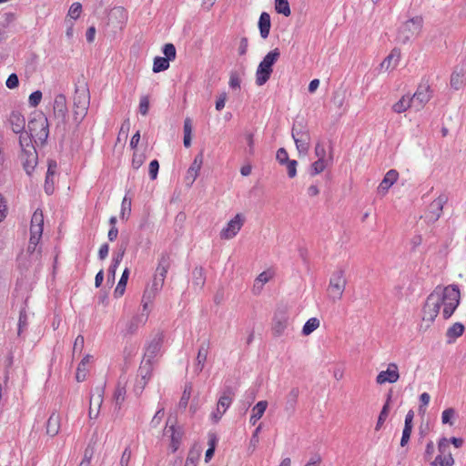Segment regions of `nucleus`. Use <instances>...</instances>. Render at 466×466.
Here are the masks:
<instances>
[{
	"instance_id": "nucleus-32",
	"label": "nucleus",
	"mask_w": 466,
	"mask_h": 466,
	"mask_svg": "<svg viewBox=\"0 0 466 466\" xmlns=\"http://www.w3.org/2000/svg\"><path fill=\"white\" fill-rule=\"evenodd\" d=\"M170 267V257L167 253H162L156 269L157 275L166 279L167 270Z\"/></svg>"
},
{
	"instance_id": "nucleus-1",
	"label": "nucleus",
	"mask_w": 466,
	"mask_h": 466,
	"mask_svg": "<svg viewBox=\"0 0 466 466\" xmlns=\"http://www.w3.org/2000/svg\"><path fill=\"white\" fill-rule=\"evenodd\" d=\"M460 299L461 294L457 285H450L446 288L436 287L424 303L420 329L430 328L438 316L441 305H443V318L445 319L451 318L460 304Z\"/></svg>"
},
{
	"instance_id": "nucleus-60",
	"label": "nucleus",
	"mask_w": 466,
	"mask_h": 466,
	"mask_svg": "<svg viewBox=\"0 0 466 466\" xmlns=\"http://www.w3.org/2000/svg\"><path fill=\"white\" fill-rule=\"evenodd\" d=\"M285 165L287 167L288 176L290 178L295 177L297 175L298 162L296 160H289Z\"/></svg>"
},
{
	"instance_id": "nucleus-24",
	"label": "nucleus",
	"mask_w": 466,
	"mask_h": 466,
	"mask_svg": "<svg viewBox=\"0 0 466 466\" xmlns=\"http://www.w3.org/2000/svg\"><path fill=\"white\" fill-rule=\"evenodd\" d=\"M400 59V50L399 48H393L390 55L384 58L380 63V69L385 71H391L394 69L398 62Z\"/></svg>"
},
{
	"instance_id": "nucleus-3",
	"label": "nucleus",
	"mask_w": 466,
	"mask_h": 466,
	"mask_svg": "<svg viewBox=\"0 0 466 466\" xmlns=\"http://www.w3.org/2000/svg\"><path fill=\"white\" fill-rule=\"evenodd\" d=\"M90 104L89 90L86 85L76 86L73 97L72 122L77 128L86 117Z\"/></svg>"
},
{
	"instance_id": "nucleus-16",
	"label": "nucleus",
	"mask_w": 466,
	"mask_h": 466,
	"mask_svg": "<svg viewBox=\"0 0 466 466\" xmlns=\"http://www.w3.org/2000/svg\"><path fill=\"white\" fill-rule=\"evenodd\" d=\"M127 20V12L122 6L114 7L108 15V24L121 29Z\"/></svg>"
},
{
	"instance_id": "nucleus-37",
	"label": "nucleus",
	"mask_w": 466,
	"mask_h": 466,
	"mask_svg": "<svg viewBox=\"0 0 466 466\" xmlns=\"http://www.w3.org/2000/svg\"><path fill=\"white\" fill-rule=\"evenodd\" d=\"M391 400V393H389L388 396H387V400L385 402V404L383 405L380 412V415H379V418H378V421H377V424H376V428L375 430L376 431H379L381 426L383 425L384 421L386 420V419L388 418V415H389V412H390V402Z\"/></svg>"
},
{
	"instance_id": "nucleus-20",
	"label": "nucleus",
	"mask_w": 466,
	"mask_h": 466,
	"mask_svg": "<svg viewBox=\"0 0 466 466\" xmlns=\"http://www.w3.org/2000/svg\"><path fill=\"white\" fill-rule=\"evenodd\" d=\"M203 152H200L198 153L192 164L190 165L189 168L187 169V176H186V181H187V186H191L196 178L198 177V173L201 169V167H202V164H203Z\"/></svg>"
},
{
	"instance_id": "nucleus-7",
	"label": "nucleus",
	"mask_w": 466,
	"mask_h": 466,
	"mask_svg": "<svg viewBox=\"0 0 466 466\" xmlns=\"http://www.w3.org/2000/svg\"><path fill=\"white\" fill-rule=\"evenodd\" d=\"M347 279L342 269L335 271L329 279L328 288L329 297L333 301H339L342 299L346 289Z\"/></svg>"
},
{
	"instance_id": "nucleus-45",
	"label": "nucleus",
	"mask_w": 466,
	"mask_h": 466,
	"mask_svg": "<svg viewBox=\"0 0 466 466\" xmlns=\"http://www.w3.org/2000/svg\"><path fill=\"white\" fill-rule=\"evenodd\" d=\"M327 165H328V160H326V159H318L317 161L313 162L311 164V167H310V175L316 176V175L321 173L322 171H324Z\"/></svg>"
},
{
	"instance_id": "nucleus-52",
	"label": "nucleus",
	"mask_w": 466,
	"mask_h": 466,
	"mask_svg": "<svg viewBox=\"0 0 466 466\" xmlns=\"http://www.w3.org/2000/svg\"><path fill=\"white\" fill-rule=\"evenodd\" d=\"M127 243H128L127 239L121 243V245L119 246L118 251L114 256L112 261H115L116 263L120 264V262L122 261L123 257L125 255V252L127 250Z\"/></svg>"
},
{
	"instance_id": "nucleus-61",
	"label": "nucleus",
	"mask_w": 466,
	"mask_h": 466,
	"mask_svg": "<svg viewBox=\"0 0 466 466\" xmlns=\"http://www.w3.org/2000/svg\"><path fill=\"white\" fill-rule=\"evenodd\" d=\"M344 102H345V96L343 93H341V92L334 93L333 97H332V103L339 109H340L343 106Z\"/></svg>"
},
{
	"instance_id": "nucleus-56",
	"label": "nucleus",
	"mask_w": 466,
	"mask_h": 466,
	"mask_svg": "<svg viewBox=\"0 0 466 466\" xmlns=\"http://www.w3.org/2000/svg\"><path fill=\"white\" fill-rule=\"evenodd\" d=\"M149 110V99L147 96H143L140 98L139 102V112L141 115L146 116L147 115Z\"/></svg>"
},
{
	"instance_id": "nucleus-51",
	"label": "nucleus",
	"mask_w": 466,
	"mask_h": 466,
	"mask_svg": "<svg viewBox=\"0 0 466 466\" xmlns=\"http://www.w3.org/2000/svg\"><path fill=\"white\" fill-rule=\"evenodd\" d=\"M270 278H271V276L266 271H263L262 273H260L255 279L253 290L256 289L258 284H259V289H262L263 285L265 283H267L270 279Z\"/></svg>"
},
{
	"instance_id": "nucleus-62",
	"label": "nucleus",
	"mask_w": 466,
	"mask_h": 466,
	"mask_svg": "<svg viewBox=\"0 0 466 466\" xmlns=\"http://www.w3.org/2000/svg\"><path fill=\"white\" fill-rule=\"evenodd\" d=\"M84 343H85V339H84V337L82 335H78L76 339H75V342H74V346H73V353L75 354L76 352H79L81 353L83 349H84Z\"/></svg>"
},
{
	"instance_id": "nucleus-14",
	"label": "nucleus",
	"mask_w": 466,
	"mask_h": 466,
	"mask_svg": "<svg viewBox=\"0 0 466 466\" xmlns=\"http://www.w3.org/2000/svg\"><path fill=\"white\" fill-rule=\"evenodd\" d=\"M104 392V386H97L94 389L91 394L88 412L89 418L91 420L96 419L98 417L99 410L103 403Z\"/></svg>"
},
{
	"instance_id": "nucleus-26",
	"label": "nucleus",
	"mask_w": 466,
	"mask_h": 466,
	"mask_svg": "<svg viewBox=\"0 0 466 466\" xmlns=\"http://www.w3.org/2000/svg\"><path fill=\"white\" fill-rule=\"evenodd\" d=\"M171 433V448L172 451L175 452L179 446L182 433L176 430L175 425L170 422V419L167 420V425H166V433Z\"/></svg>"
},
{
	"instance_id": "nucleus-19",
	"label": "nucleus",
	"mask_w": 466,
	"mask_h": 466,
	"mask_svg": "<svg viewBox=\"0 0 466 466\" xmlns=\"http://www.w3.org/2000/svg\"><path fill=\"white\" fill-rule=\"evenodd\" d=\"M162 342L163 336L161 334H157L148 343L143 360H149V362L153 363L154 359L160 352Z\"/></svg>"
},
{
	"instance_id": "nucleus-46",
	"label": "nucleus",
	"mask_w": 466,
	"mask_h": 466,
	"mask_svg": "<svg viewBox=\"0 0 466 466\" xmlns=\"http://www.w3.org/2000/svg\"><path fill=\"white\" fill-rule=\"evenodd\" d=\"M191 390H192L191 384L186 385L185 390L182 393V396H181L179 403H178V407L180 409L185 410L187 408V406L188 404V400L190 399Z\"/></svg>"
},
{
	"instance_id": "nucleus-28",
	"label": "nucleus",
	"mask_w": 466,
	"mask_h": 466,
	"mask_svg": "<svg viewBox=\"0 0 466 466\" xmlns=\"http://www.w3.org/2000/svg\"><path fill=\"white\" fill-rule=\"evenodd\" d=\"M271 27L270 16L267 12L261 13L258 20V28L260 36L263 39L268 38Z\"/></svg>"
},
{
	"instance_id": "nucleus-27",
	"label": "nucleus",
	"mask_w": 466,
	"mask_h": 466,
	"mask_svg": "<svg viewBox=\"0 0 466 466\" xmlns=\"http://www.w3.org/2000/svg\"><path fill=\"white\" fill-rule=\"evenodd\" d=\"M299 395V390L298 388H293L289 392L285 405V410L289 415H292L295 412Z\"/></svg>"
},
{
	"instance_id": "nucleus-48",
	"label": "nucleus",
	"mask_w": 466,
	"mask_h": 466,
	"mask_svg": "<svg viewBox=\"0 0 466 466\" xmlns=\"http://www.w3.org/2000/svg\"><path fill=\"white\" fill-rule=\"evenodd\" d=\"M163 53L165 55V58L169 62L176 58V47L173 44H166L163 47Z\"/></svg>"
},
{
	"instance_id": "nucleus-36",
	"label": "nucleus",
	"mask_w": 466,
	"mask_h": 466,
	"mask_svg": "<svg viewBox=\"0 0 466 466\" xmlns=\"http://www.w3.org/2000/svg\"><path fill=\"white\" fill-rule=\"evenodd\" d=\"M147 313L145 315V318H144V315L142 314L141 316H137V317H134L127 324V328H126V331L127 334H134L138 327L141 325V324H144L147 320Z\"/></svg>"
},
{
	"instance_id": "nucleus-49",
	"label": "nucleus",
	"mask_w": 466,
	"mask_h": 466,
	"mask_svg": "<svg viewBox=\"0 0 466 466\" xmlns=\"http://www.w3.org/2000/svg\"><path fill=\"white\" fill-rule=\"evenodd\" d=\"M82 12V5L78 2L73 3L68 10V15L72 19H77Z\"/></svg>"
},
{
	"instance_id": "nucleus-11",
	"label": "nucleus",
	"mask_w": 466,
	"mask_h": 466,
	"mask_svg": "<svg viewBox=\"0 0 466 466\" xmlns=\"http://www.w3.org/2000/svg\"><path fill=\"white\" fill-rule=\"evenodd\" d=\"M447 202V197L444 195L439 196L429 206L425 213V219L429 223L436 222L442 214L444 204Z\"/></svg>"
},
{
	"instance_id": "nucleus-59",
	"label": "nucleus",
	"mask_w": 466,
	"mask_h": 466,
	"mask_svg": "<svg viewBox=\"0 0 466 466\" xmlns=\"http://www.w3.org/2000/svg\"><path fill=\"white\" fill-rule=\"evenodd\" d=\"M126 395V390L122 387H117L114 393V399L116 400V404L120 406V404L124 401Z\"/></svg>"
},
{
	"instance_id": "nucleus-18",
	"label": "nucleus",
	"mask_w": 466,
	"mask_h": 466,
	"mask_svg": "<svg viewBox=\"0 0 466 466\" xmlns=\"http://www.w3.org/2000/svg\"><path fill=\"white\" fill-rule=\"evenodd\" d=\"M42 236H35L30 234L29 243L26 248V254L29 256L30 264H39L41 258V249L37 248V245Z\"/></svg>"
},
{
	"instance_id": "nucleus-15",
	"label": "nucleus",
	"mask_w": 466,
	"mask_h": 466,
	"mask_svg": "<svg viewBox=\"0 0 466 466\" xmlns=\"http://www.w3.org/2000/svg\"><path fill=\"white\" fill-rule=\"evenodd\" d=\"M400 378L398 365L396 363H390L386 370L380 371L376 377L378 384H384L386 382L394 383Z\"/></svg>"
},
{
	"instance_id": "nucleus-38",
	"label": "nucleus",
	"mask_w": 466,
	"mask_h": 466,
	"mask_svg": "<svg viewBox=\"0 0 466 466\" xmlns=\"http://www.w3.org/2000/svg\"><path fill=\"white\" fill-rule=\"evenodd\" d=\"M153 371V363L149 360H142L138 369V376L145 380H149Z\"/></svg>"
},
{
	"instance_id": "nucleus-22",
	"label": "nucleus",
	"mask_w": 466,
	"mask_h": 466,
	"mask_svg": "<svg viewBox=\"0 0 466 466\" xmlns=\"http://www.w3.org/2000/svg\"><path fill=\"white\" fill-rule=\"evenodd\" d=\"M6 124L14 133H21L25 127V116L18 111H12L7 118Z\"/></svg>"
},
{
	"instance_id": "nucleus-6",
	"label": "nucleus",
	"mask_w": 466,
	"mask_h": 466,
	"mask_svg": "<svg viewBox=\"0 0 466 466\" xmlns=\"http://www.w3.org/2000/svg\"><path fill=\"white\" fill-rule=\"evenodd\" d=\"M280 56L279 48H275L268 52L259 63L256 72V84L263 86L270 78L273 72V65L278 61Z\"/></svg>"
},
{
	"instance_id": "nucleus-54",
	"label": "nucleus",
	"mask_w": 466,
	"mask_h": 466,
	"mask_svg": "<svg viewBox=\"0 0 466 466\" xmlns=\"http://www.w3.org/2000/svg\"><path fill=\"white\" fill-rule=\"evenodd\" d=\"M41 99H42V92L39 90H36L29 96L28 103H29L30 106L35 107L39 105Z\"/></svg>"
},
{
	"instance_id": "nucleus-35",
	"label": "nucleus",
	"mask_w": 466,
	"mask_h": 466,
	"mask_svg": "<svg viewBox=\"0 0 466 466\" xmlns=\"http://www.w3.org/2000/svg\"><path fill=\"white\" fill-rule=\"evenodd\" d=\"M410 107L413 108L411 98L409 96H403L398 102H396L392 106V110L398 114H400Z\"/></svg>"
},
{
	"instance_id": "nucleus-50",
	"label": "nucleus",
	"mask_w": 466,
	"mask_h": 466,
	"mask_svg": "<svg viewBox=\"0 0 466 466\" xmlns=\"http://www.w3.org/2000/svg\"><path fill=\"white\" fill-rule=\"evenodd\" d=\"M302 134H309V131L301 123L294 124L291 130L292 138H296L297 137L301 136Z\"/></svg>"
},
{
	"instance_id": "nucleus-58",
	"label": "nucleus",
	"mask_w": 466,
	"mask_h": 466,
	"mask_svg": "<svg viewBox=\"0 0 466 466\" xmlns=\"http://www.w3.org/2000/svg\"><path fill=\"white\" fill-rule=\"evenodd\" d=\"M277 160L279 161V163L280 165H284L286 164L288 161H289L290 159L289 158V154L287 152V150L283 147L279 148L278 151H277Z\"/></svg>"
},
{
	"instance_id": "nucleus-34",
	"label": "nucleus",
	"mask_w": 466,
	"mask_h": 466,
	"mask_svg": "<svg viewBox=\"0 0 466 466\" xmlns=\"http://www.w3.org/2000/svg\"><path fill=\"white\" fill-rule=\"evenodd\" d=\"M464 332V326L461 322H456L451 326L446 332L448 343H452L454 340L461 337Z\"/></svg>"
},
{
	"instance_id": "nucleus-43",
	"label": "nucleus",
	"mask_w": 466,
	"mask_h": 466,
	"mask_svg": "<svg viewBox=\"0 0 466 466\" xmlns=\"http://www.w3.org/2000/svg\"><path fill=\"white\" fill-rule=\"evenodd\" d=\"M275 9L277 13L289 16L291 14L288 0H275Z\"/></svg>"
},
{
	"instance_id": "nucleus-23",
	"label": "nucleus",
	"mask_w": 466,
	"mask_h": 466,
	"mask_svg": "<svg viewBox=\"0 0 466 466\" xmlns=\"http://www.w3.org/2000/svg\"><path fill=\"white\" fill-rule=\"evenodd\" d=\"M44 227V215L42 210L36 209L31 218L30 234L42 236Z\"/></svg>"
},
{
	"instance_id": "nucleus-40",
	"label": "nucleus",
	"mask_w": 466,
	"mask_h": 466,
	"mask_svg": "<svg viewBox=\"0 0 466 466\" xmlns=\"http://www.w3.org/2000/svg\"><path fill=\"white\" fill-rule=\"evenodd\" d=\"M192 282L193 285L198 289H202L205 285L206 277L203 268H195L192 271Z\"/></svg>"
},
{
	"instance_id": "nucleus-41",
	"label": "nucleus",
	"mask_w": 466,
	"mask_h": 466,
	"mask_svg": "<svg viewBox=\"0 0 466 466\" xmlns=\"http://www.w3.org/2000/svg\"><path fill=\"white\" fill-rule=\"evenodd\" d=\"M319 319L317 318H310L307 320V322L304 324L302 329V334L305 336H308L311 334L315 329H317L319 327Z\"/></svg>"
},
{
	"instance_id": "nucleus-2",
	"label": "nucleus",
	"mask_w": 466,
	"mask_h": 466,
	"mask_svg": "<svg viewBox=\"0 0 466 466\" xmlns=\"http://www.w3.org/2000/svg\"><path fill=\"white\" fill-rule=\"evenodd\" d=\"M48 119L45 116L40 118H34L28 123V132L22 131L19 134V144L22 151L29 147H34L32 144V137H36L42 142H45L48 137Z\"/></svg>"
},
{
	"instance_id": "nucleus-17",
	"label": "nucleus",
	"mask_w": 466,
	"mask_h": 466,
	"mask_svg": "<svg viewBox=\"0 0 466 466\" xmlns=\"http://www.w3.org/2000/svg\"><path fill=\"white\" fill-rule=\"evenodd\" d=\"M20 157L23 161L25 170L30 175L37 163V153L35 147L25 148V151H22Z\"/></svg>"
},
{
	"instance_id": "nucleus-10",
	"label": "nucleus",
	"mask_w": 466,
	"mask_h": 466,
	"mask_svg": "<svg viewBox=\"0 0 466 466\" xmlns=\"http://www.w3.org/2000/svg\"><path fill=\"white\" fill-rule=\"evenodd\" d=\"M413 104V108L420 111L431 98V90L428 84H420L416 92L410 97Z\"/></svg>"
},
{
	"instance_id": "nucleus-5",
	"label": "nucleus",
	"mask_w": 466,
	"mask_h": 466,
	"mask_svg": "<svg viewBox=\"0 0 466 466\" xmlns=\"http://www.w3.org/2000/svg\"><path fill=\"white\" fill-rule=\"evenodd\" d=\"M53 117L56 121V129L61 133L62 137H65L68 119V108L66 97L64 94H58L55 96Z\"/></svg>"
},
{
	"instance_id": "nucleus-8",
	"label": "nucleus",
	"mask_w": 466,
	"mask_h": 466,
	"mask_svg": "<svg viewBox=\"0 0 466 466\" xmlns=\"http://www.w3.org/2000/svg\"><path fill=\"white\" fill-rule=\"evenodd\" d=\"M234 396L233 390L229 387L226 388L218 399L217 409L210 415V418L214 423H218L222 418L223 414L229 408L232 403Z\"/></svg>"
},
{
	"instance_id": "nucleus-21",
	"label": "nucleus",
	"mask_w": 466,
	"mask_h": 466,
	"mask_svg": "<svg viewBox=\"0 0 466 466\" xmlns=\"http://www.w3.org/2000/svg\"><path fill=\"white\" fill-rule=\"evenodd\" d=\"M208 350L209 341H204L198 350V355L193 368L194 373L196 375H198L203 370L208 355Z\"/></svg>"
},
{
	"instance_id": "nucleus-55",
	"label": "nucleus",
	"mask_w": 466,
	"mask_h": 466,
	"mask_svg": "<svg viewBox=\"0 0 466 466\" xmlns=\"http://www.w3.org/2000/svg\"><path fill=\"white\" fill-rule=\"evenodd\" d=\"M159 163L157 159L152 160L149 163L148 173L152 180L156 179L158 174Z\"/></svg>"
},
{
	"instance_id": "nucleus-4",
	"label": "nucleus",
	"mask_w": 466,
	"mask_h": 466,
	"mask_svg": "<svg viewBox=\"0 0 466 466\" xmlns=\"http://www.w3.org/2000/svg\"><path fill=\"white\" fill-rule=\"evenodd\" d=\"M423 27V18L420 15L414 16L400 25L398 28L396 41L400 45L410 44L420 35Z\"/></svg>"
},
{
	"instance_id": "nucleus-64",
	"label": "nucleus",
	"mask_w": 466,
	"mask_h": 466,
	"mask_svg": "<svg viewBox=\"0 0 466 466\" xmlns=\"http://www.w3.org/2000/svg\"><path fill=\"white\" fill-rule=\"evenodd\" d=\"M130 459H131V450H130V447H127L124 450L122 456L120 458V461H119L120 466H128Z\"/></svg>"
},
{
	"instance_id": "nucleus-9",
	"label": "nucleus",
	"mask_w": 466,
	"mask_h": 466,
	"mask_svg": "<svg viewBox=\"0 0 466 466\" xmlns=\"http://www.w3.org/2000/svg\"><path fill=\"white\" fill-rule=\"evenodd\" d=\"M440 454L432 461L433 466H452L454 460L450 452L449 440L442 438L438 444Z\"/></svg>"
},
{
	"instance_id": "nucleus-44",
	"label": "nucleus",
	"mask_w": 466,
	"mask_h": 466,
	"mask_svg": "<svg viewBox=\"0 0 466 466\" xmlns=\"http://www.w3.org/2000/svg\"><path fill=\"white\" fill-rule=\"evenodd\" d=\"M463 86V73L454 71L451 76V86L455 90H459Z\"/></svg>"
},
{
	"instance_id": "nucleus-42",
	"label": "nucleus",
	"mask_w": 466,
	"mask_h": 466,
	"mask_svg": "<svg viewBox=\"0 0 466 466\" xmlns=\"http://www.w3.org/2000/svg\"><path fill=\"white\" fill-rule=\"evenodd\" d=\"M169 67V61L162 56H157L154 59L153 72L159 73Z\"/></svg>"
},
{
	"instance_id": "nucleus-30",
	"label": "nucleus",
	"mask_w": 466,
	"mask_h": 466,
	"mask_svg": "<svg viewBox=\"0 0 466 466\" xmlns=\"http://www.w3.org/2000/svg\"><path fill=\"white\" fill-rule=\"evenodd\" d=\"M60 417L58 414L52 413L46 423V433L52 437L59 432Z\"/></svg>"
},
{
	"instance_id": "nucleus-33",
	"label": "nucleus",
	"mask_w": 466,
	"mask_h": 466,
	"mask_svg": "<svg viewBox=\"0 0 466 466\" xmlns=\"http://www.w3.org/2000/svg\"><path fill=\"white\" fill-rule=\"evenodd\" d=\"M91 359H92V356L87 354L82 359V360L78 364V367L76 369V379L77 381L81 382L86 380V374L88 371L87 365L90 362Z\"/></svg>"
},
{
	"instance_id": "nucleus-47",
	"label": "nucleus",
	"mask_w": 466,
	"mask_h": 466,
	"mask_svg": "<svg viewBox=\"0 0 466 466\" xmlns=\"http://www.w3.org/2000/svg\"><path fill=\"white\" fill-rule=\"evenodd\" d=\"M146 155L145 153H139L135 151L132 157V167L135 169H138L145 162Z\"/></svg>"
},
{
	"instance_id": "nucleus-29",
	"label": "nucleus",
	"mask_w": 466,
	"mask_h": 466,
	"mask_svg": "<svg viewBox=\"0 0 466 466\" xmlns=\"http://www.w3.org/2000/svg\"><path fill=\"white\" fill-rule=\"evenodd\" d=\"M296 144V147L299 154H307L310 146V135L302 134L301 136L293 138Z\"/></svg>"
},
{
	"instance_id": "nucleus-31",
	"label": "nucleus",
	"mask_w": 466,
	"mask_h": 466,
	"mask_svg": "<svg viewBox=\"0 0 466 466\" xmlns=\"http://www.w3.org/2000/svg\"><path fill=\"white\" fill-rule=\"evenodd\" d=\"M268 407V401L260 400L252 409V414L249 419V422L255 425L257 421L263 416Z\"/></svg>"
},
{
	"instance_id": "nucleus-53",
	"label": "nucleus",
	"mask_w": 466,
	"mask_h": 466,
	"mask_svg": "<svg viewBox=\"0 0 466 466\" xmlns=\"http://www.w3.org/2000/svg\"><path fill=\"white\" fill-rule=\"evenodd\" d=\"M455 410L452 408L446 409L443 410L441 414V421L444 424L449 423L450 425H452L453 422L451 421V419L454 417Z\"/></svg>"
},
{
	"instance_id": "nucleus-39",
	"label": "nucleus",
	"mask_w": 466,
	"mask_h": 466,
	"mask_svg": "<svg viewBox=\"0 0 466 466\" xmlns=\"http://www.w3.org/2000/svg\"><path fill=\"white\" fill-rule=\"evenodd\" d=\"M128 276H129V269L127 268H126L122 273V276L118 281L116 288L115 289L114 295L116 298H119L124 294L126 286L127 283Z\"/></svg>"
},
{
	"instance_id": "nucleus-13",
	"label": "nucleus",
	"mask_w": 466,
	"mask_h": 466,
	"mask_svg": "<svg viewBox=\"0 0 466 466\" xmlns=\"http://www.w3.org/2000/svg\"><path fill=\"white\" fill-rule=\"evenodd\" d=\"M244 217L241 214H237L231 220L228 221L227 227L220 231V238L222 239L233 238L241 229L244 224Z\"/></svg>"
},
{
	"instance_id": "nucleus-12",
	"label": "nucleus",
	"mask_w": 466,
	"mask_h": 466,
	"mask_svg": "<svg viewBox=\"0 0 466 466\" xmlns=\"http://www.w3.org/2000/svg\"><path fill=\"white\" fill-rule=\"evenodd\" d=\"M289 317L285 308H279L273 317L272 320V332L276 337L283 335L288 327Z\"/></svg>"
},
{
	"instance_id": "nucleus-63",
	"label": "nucleus",
	"mask_w": 466,
	"mask_h": 466,
	"mask_svg": "<svg viewBox=\"0 0 466 466\" xmlns=\"http://www.w3.org/2000/svg\"><path fill=\"white\" fill-rule=\"evenodd\" d=\"M164 282H165V278L155 274L151 289H154L155 291L158 292L162 289Z\"/></svg>"
},
{
	"instance_id": "nucleus-25",
	"label": "nucleus",
	"mask_w": 466,
	"mask_h": 466,
	"mask_svg": "<svg viewBox=\"0 0 466 466\" xmlns=\"http://www.w3.org/2000/svg\"><path fill=\"white\" fill-rule=\"evenodd\" d=\"M399 174L396 170L390 169L389 170L380 184L378 187V192L380 194H386L389 188L396 182L398 179Z\"/></svg>"
},
{
	"instance_id": "nucleus-57",
	"label": "nucleus",
	"mask_w": 466,
	"mask_h": 466,
	"mask_svg": "<svg viewBox=\"0 0 466 466\" xmlns=\"http://www.w3.org/2000/svg\"><path fill=\"white\" fill-rule=\"evenodd\" d=\"M163 417H164V408H161V409H159V410L156 412L155 416H154V417H153V419L151 420V421H150V426H151L152 428H157V427H158V426H159V424H160V422H161V420H162V419H163Z\"/></svg>"
}]
</instances>
